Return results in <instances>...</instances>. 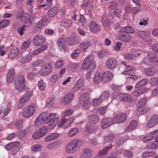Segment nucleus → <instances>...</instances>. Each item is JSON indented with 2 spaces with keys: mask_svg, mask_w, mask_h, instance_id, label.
Returning a JSON list of instances; mask_svg holds the SVG:
<instances>
[{
  "mask_svg": "<svg viewBox=\"0 0 158 158\" xmlns=\"http://www.w3.org/2000/svg\"><path fill=\"white\" fill-rule=\"evenodd\" d=\"M56 114L51 113L49 115L46 112L40 114L44 123L45 124L49 123L48 128L51 129H53L58 123L59 118L56 117L54 118Z\"/></svg>",
  "mask_w": 158,
  "mask_h": 158,
  "instance_id": "1",
  "label": "nucleus"
},
{
  "mask_svg": "<svg viewBox=\"0 0 158 158\" xmlns=\"http://www.w3.org/2000/svg\"><path fill=\"white\" fill-rule=\"evenodd\" d=\"M94 60V58L93 55L89 56L83 61L81 68L85 70L89 69L90 72H93L96 68Z\"/></svg>",
  "mask_w": 158,
  "mask_h": 158,
  "instance_id": "2",
  "label": "nucleus"
},
{
  "mask_svg": "<svg viewBox=\"0 0 158 158\" xmlns=\"http://www.w3.org/2000/svg\"><path fill=\"white\" fill-rule=\"evenodd\" d=\"M83 144L82 141L78 139H75L68 144L66 146V152L68 153L74 152L78 150V149Z\"/></svg>",
  "mask_w": 158,
  "mask_h": 158,
  "instance_id": "3",
  "label": "nucleus"
},
{
  "mask_svg": "<svg viewBox=\"0 0 158 158\" xmlns=\"http://www.w3.org/2000/svg\"><path fill=\"white\" fill-rule=\"evenodd\" d=\"M79 102L80 104H82L84 108L88 109L90 106L89 94L86 93L83 94L80 97Z\"/></svg>",
  "mask_w": 158,
  "mask_h": 158,
  "instance_id": "4",
  "label": "nucleus"
},
{
  "mask_svg": "<svg viewBox=\"0 0 158 158\" xmlns=\"http://www.w3.org/2000/svg\"><path fill=\"white\" fill-rule=\"evenodd\" d=\"M33 94V92L30 91L26 93L21 97L18 103V107L21 108L24 105L25 103L27 101L31 98Z\"/></svg>",
  "mask_w": 158,
  "mask_h": 158,
  "instance_id": "5",
  "label": "nucleus"
},
{
  "mask_svg": "<svg viewBox=\"0 0 158 158\" xmlns=\"http://www.w3.org/2000/svg\"><path fill=\"white\" fill-rule=\"evenodd\" d=\"M117 37L120 40L127 43L130 42L131 40V35L120 30L118 32Z\"/></svg>",
  "mask_w": 158,
  "mask_h": 158,
  "instance_id": "6",
  "label": "nucleus"
},
{
  "mask_svg": "<svg viewBox=\"0 0 158 158\" xmlns=\"http://www.w3.org/2000/svg\"><path fill=\"white\" fill-rule=\"evenodd\" d=\"M52 70V67L49 64H46L39 71V74L42 76H47L51 73Z\"/></svg>",
  "mask_w": 158,
  "mask_h": 158,
  "instance_id": "7",
  "label": "nucleus"
},
{
  "mask_svg": "<svg viewBox=\"0 0 158 158\" xmlns=\"http://www.w3.org/2000/svg\"><path fill=\"white\" fill-rule=\"evenodd\" d=\"M127 116L125 114L118 113L115 115L112 119L113 123H119L124 122L126 119Z\"/></svg>",
  "mask_w": 158,
  "mask_h": 158,
  "instance_id": "8",
  "label": "nucleus"
},
{
  "mask_svg": "<svg viewBox=\"0 0 158 158\" xmlns=\"http://www.w3.org/2000/svg\"><path fill=\"white\" fill-rule=\"evenodd\" d=\"M35 110V107L33 105L28 106L23 112V115L25 118L29 117L32 116Z\"/></svg>",
  "mask_w": 158,
  "mask_h": 158,
  "instance_id": "9",
  "label": "nucleus"
},
{
  "mask_svg": "<svg viewBox=\"0 0 158 158\" xmlns=\"http://www.w3.org/2000/svg\"><path fill=\"white\" fill-rule=\"evenodd\" d=\"M74 95L73 92H70L65 94L61 100V103L63 105L69 103L72 100Z\"/></svg>",
  "mask_w": 158,
  "mask_h": 158,
  "instance_id": "10",
  "label": "nucleus"
},
{
  "mask_svg": "<svg viewBox=\"0 0 158 158\" xmlns=\"http://www.w3.org/2000/svg\"><path fill=\"white\" fill-rule=\"evenodd\" d=\"M45 41L44 38L41 35L35 36L33 40L34 44L36 46H39L44 44Z\"/></svg>",
  "mask_w": 158,
  "mask_h": 158,
  "instance_id": "11",
  "label": "nucleus"
},
{
  "mask_svg": "<svg viewBox=\"0 0 158 158\" xmlns=\"http://www.w3.org/2000/svg\"><path fill=\"white\" fill-rule=\"evenodd\" d=\"M158 123V115H154L150 118L149 121L147 123V127L148 128H151Z\"/></svg>",
  "mask_w": 158,
  "mask_h": 158,
  "instance_id": "12",
  "label": "nucleus"
},
{
  "mask_svg": "<svg viewBox=\"0 0 158 158\" xmlns=\"http://www.w3.org/2000/svg\"><path fill=\"white\" fill-rule=\"evenodd\" d=\"M148 63L151 66H154L158 62V58L156 57L155 54L150 53L148 55Z\"/></svg>",
  "mask_w": 158,
  "mask_h": 158,
  "instance_id": "13",
  "label": "nucleus"
},
{
  "mask_svg": "<svg viewBox=\"0 0 158 158\" xmlns=\"http://www.w3.org/2000/svg\"><path fill=\"white\" fill-rule=\"evenodd\" d=\"M138 35L140 38L146 42H150L152 40L149 34L147 32L139 31L138 32Z\"/></svg>",
  "mask_w": 158,
  "mask_h": 158,
  "instance_id": "14",
  "label": "nucleus"
},
{
  "mask_svg": "<svg viewBox=\"0 0 158 158\" xmlns=\"http://www.w3.org/2000/svg\"><path fill=\"white\" fill-rule=\"evenodd\" d=\"M122 64L126 66L125 70L123 72V74L128 75L136 70V69L135 67L129 65H126V63L124 61L122 62Z\"/></svg>",
  "mask_w": 158,
  "mask_h": 158,
  "instance_id": "15",
  "label": "nucleus"
},
{
  "mask_svg": "<svg viewBox=\"0 0 158 158\" xmlns=\"http://www.w3.org/2000/svg\"><path fill=\"white\" fill-rule=\"evenodd\" d=\"M117 61L114 58H110L107 61L106 66L109 69H114L117 66Z\"/></svg>",
  "mask_w": 158,
  "mask_h": 158,
  "instance_id": "16",
  "label": "nucleus"
},
{
  "mask_svg": "<svg viewBox=\"0 0 158 158\" xmlns=\"http://www.w3.org/2000/svg\"><path fill=\"white\" fill-rule=\"evenodd\" d=\"M112 119L110 118H107L103 119L101 122L102 128H106L112 124Z\"/></svg>",
  "mask_w": 158,
  "mask_h": 158,
  "instance_id": "17",
  "label": "nucleus"
},
{
  "mask_svg": "<svg viewBox=\"0 0 158 158\" xmlns=\"http://www.w3.org/2000/svg\"><path fill=\"white\" fill-rule=\"evenodd\" d=\"M103 81L105 82H107L110 81L113 77V74L110 72L106 71L102 73Z\"/></svg>",
  "mask_w": 158,
  "mask_h": 158,
  "instance_id": "18",
  "label": "nucleus"
},
{
  "mask_svg": "<svg viewBox=\"0 0 158 158\" xmlns=\"http://www.w3.org/2000/svg\"><path fill=\"white\" fill-rule=\"evenodd\" d=\"M15 76V70L14 68H11L8 71L6 81L9 83L11 82Z\"/></svg>",
  "mask_w": 158,
  "mask_h": 158,
  "instance_id": "19",
  "label": "nucleus"
},
{
  "mask_svg": "<svg viewBox=\"0 0 158 158\" xmlns=\"http://www.w3.org/2000/svg\"><path fill=\"white\" fill-rule=\"evenodd\" d=\"M149 107H146L145 108L144 107H137L135 112L136 115L139 116L141 115L146 114L149 110Z\"/></svg>",
  "mask_w": 158,
  "mask_h": 158,
  "instance_id": "20",
  "label": "nucleus"
},
{
  "mask_svg": "<svg viewBox=\"0 0 158 158\" xmlns=\"http://www.w3.org/2000/svg\"><path fill=\"white\" fill-rule=\"evenodd\" d=\"M92 152L89 148H85L83 150L80 158H90L92 155Z\"/></svg>",
  "mask_w": 158,
  "mask_h": 158,
  "instance_id": "21",
  "label": "nucleus"
},
{
  "mask_svg": "<svg viewBox=\"0 0 158 158\" xmlns=\"http://www.w3.org/2000/svg\"><path fill=\"white\" fill-rule=\"evenodd\" d=\"M71 123L67 122V120L65 116L62 117L61 119V122L58 124L59 127H63L64 129L67 128L70 126Z\"/></svg>",
  "mask_w": 158,
  "mask_h": 158,
  "instance_id": "22",
  "label": "nucleus"
},
{
  "mask_svg": "<svg viewBox=\"0 0 158 158\" xmlns=\"http://www.w3.org/2000/svg\"><path fill=\"white\" fill-rule=\"evenodd\" d=\"M148 90V88L146 87H143L137 89L134 91L132 95L135 97H139L141 94L146 92Z\"/></svg>",
  "mask_w": 158,
  "mask_h": 158,
  "instance_id": "23",
  "label": "nucleus"
},
{
  "mask_svg": "<svg viewBox=\"0 0 158 158\" xmlns=\"http://www.w3.org/2000/svg\"><path fill=\"white\" fill-rule=\"evenodd\" d=\"M112 146L110 145L105 147L104 149L99 151L98 155L97 156V158H102L105 157L106 154L107 153L108 150L110 149Z\"/></svg>",
  "mask_w": 158,
  "mask_h": 158,
  "instance_id": "24",
  "label": "nucleus"
},
{
  "mask_svg": "<svg viewBox=\"0 0 158 158\" xmlns=\"http://www.w3.org/2000/svg\"><path fill=\"white\" fill-rule=\"evenodd\" d=\"M138 123L135 120H132L126 127L125 131L126 132H129L134 130L137 126Z\"/></svg>",
  "mask_w": 158,
  "mask_h": 158,
  "instance_id": "25",
  "label": "nucleus"
},
{
  "mask_svg": "<svg viewBox=\"0 0 158 158\" xmlns=\"http://www.w3.org/2000/svg\"><path fill=\"white\" fill-rule=\"evenodd\" d=\"M57 45L59 48L62 51L65 52L66 51V47L65 44L64 39H59L57 41Z\"/></svg>",
  "mask_w": 158,
  "mask_h": 158,
  "instance_id": "26",
  "label": "nucleus"
},
{
  "mask_svg": "<svg viewBox=\"0 0 158 158\" xmlns=\"http://www.w3.org/2000/svg\"><path fill=\"white\" fill-rule=\"evenodd\" d=\"M157 133H158V129L150 132V135H147L143 137V142L146 143L152 139L153 138V136L152 135Z\"/></svg>",
  "mask_w": 158,
  "mask_h": 158,
  "instance_id": "27",
  "label": "nucleus"
},
{
  "mask_svg": "<svg viewBox=\"0 0 158 158\" xmlns=\"http://www.w3.org/2000/svg\"><path fill=\"white\" fill-rule=\"evenodd\" d=\"M35 18V17L34 15L28 16L27 18H26L25 20L24 21L25 24L24 25L26 27L31 25Z\"/></svg>",
  "mask_w": 158,
  "mask_h": 158,
  "instance_id": "28",
  "label": "nucleus"
},
{
  "mask_svg": "<svg viewBox=\"0 0 158 158\" xmlns=\"http://www.w3.org/2000/svg\"><path fill=\"white\" fill-rule=\"evenodd\" d=\"M59 136L57 133H51L47 136L45 139V141L48 142L56 139Z\"/></svg>",
  "mask_w": 158,
  "mask_h": 158,
  "instance_id": "29",
  "label": "nucleus"
},
{
  "mask_svg": "<svg viewBox=\"0 0 158 158\" xmlns=\"http://www.w3.org/2000/svg\"><path fill=\"white\" fill-rule=\"evenodd\" d=\"M120 31L127 33L131 34L134 32L135 30L132 27L127 26L125 27H121L119 29Z\"/></svg>",
  "mask_w": 158,
  "mask_h": 158,
  "instance_id": "30",
  "label": "nucleus"
},
{
  "mask_svg": "<svg viewBox=\"0 0 158 158\" xmlns=\"http://www.w3.org/2000/svg\"><path fill=\"white\" fill-rule=\"evenodd\" d=\"M90 28L91 31L93 32L98 31L100 28L99 26L94 21H92L90 24Z\"/></svg>",
  "mask_w": 158,
  "mask_h": 158,
  "instance_id": "31",
  "label": "nucleus"
},
{
  "mask_svg": "<svg viewBox=\"0 0 158 158\" xmlns=\"http://www.w3.org/2000/svg\"><path fill=\"white\" fill-rule=\"evenodd\" d=\"M19 53V50L16 48H11L8 54V57L9 59L14 58L17 56Z\"/></svg>",
  "mask_w": 158,
  "mask_h": 158,
  "instance_id": "32",
  "label": "nucleus"
},
{
  "mask_svg": "<svg viewBox=\"0 0 158 158\" xmlns=\"http://www.w3.org/2000/svg\"><path fill=\"white\" fill-rule=\"evenodd\" d=\"M108 15L104 14L102 15L101 19L102 25L105 27H107L110 24V20L108 17Z\"/></svg>",
  "mask_w": 158,
  "mask_h": 158,
  "instance_id": "33",
  "label": "nucleus"
},
{
  "mask_svg": "<svg viewBox=\"0 0 158 158\" xmlns=\"http://www.w3.org/2000/svg\"><path fill=\"white\" fill-rule=\"evenodd\" d=\"M90 45L91 43L89 41L87 40H85L80 44L79 46V48L81 50L85 51Z\"/></svg>",
  "mask_w": 158,
  "mask_h": 158,
  "instance_id": "34",
  "label": "nucleus"
},
{
  "mask_svg": "<svg viewBox=\"0 0 158 158\" xmlns=\"http://www.w3.org/2000/svg\"><path fill=\"white\" fill-rule=\"evenodd\" d=\"M14 85L16 89L20 92L22 91L25 86V83L14 82Z\"/></svg>",
  "mask_w": 158,
  "mask_h": 158,
  "instance_id": "35",
  "label": "nucleus"
},
{
  "mask_svg": "<svg viewBox=\"0 0 158 158\" xmlns=\"http://www.w3.org/2000/svg\"><path fill=\"white\" fill-rule=\"evenodd\" d=\"M144 73L147 76H152L157 73V71L152 68H147L144 69Z\"/></svg>",
  "mask_w": 158,
  "mask_h": 158,
  "instance_id": "36",
  "label": "nucleus"
},
{
  "mask_svg": "<svg viewBox=\"0 0 158 158\" xmlns=\"http://www.w3.org/2000/svg\"><path fill=\"white\" fill-rule=\"evenodd\" d=\"M58 11V9L55 6H53L50 9L48 13L49 17H52L55 16Z\"/></svg>",
  "mask_w": 158,
  "mask_h": 158,
  "instance_id": "37",
  "label": "nucleus"
},
{
  "mask_svg": "<svg viewBox=\"0 0 158 158\" xmlns=\"http://www.w3.org/2000/svg\"><path fill=\"white\" fill-rule=\"evenodd\" d=\"M94 81L95 83H98L103 81L102 73H97L94 77Z\"/></svg>",
  "mask_w": 158,
  "mask_h": 158,
  "instance_id": "38",
  "label": "nucleus"
},
{
  "mask_svg": "<svg viewBox=\"0 0 158 158\" xmlns=\"http://www.w3.org/2000/svg\"><path fill=\"white\" fill-rule=\"evenodd\" d=\"M129 138L128 136L127 135L123 136L116 142L117 146H119L122 144L126 141L128 140Z\"/></svg>",
  "mask_w": 158,
  "mask_h": 158,
  "instance_id": "39",
  "label": "nucleus"
},
{
  "mask_svg": "<svg viewBox=\"0 0 158 158\" xmlns=\"http://www.w3.org/2000/svg\"><path fill=\"white\" fill-rule=\"evenodd\" d=\"M107 109V107L106 106H104L96 108L95 110L97 114H104Z\"/></svg>",
  "mask_w": 158,
  "mask_h": 158,
  "instance_id": "40",
  "label": "nucleus"
},
{
  "mask_svg": "<svg viewBox=\"0 0 158 158\" xmlns=\"http://www.w3.org/2000/svg\"><path fill=\"white\" fill-rule=\"evenodd\" d=\"M148 148L149 149H156L158 148V141L153 142H150L147 145Z\"/></svg>",
  "mask_w": 158,
  "mask_h": 158,
  "instance_id": "41",
  "label": "nucleus"
},
{
  "mask_svg": "<svg viewBox=\"0 0 158 158\" xmlns=\"http://www.w3.org/2000/svg\"><path fill=\"white\" fill-rule=\"evenodd\" d=\"M94 131V129L92 127L89 126H87L84 131V134L85 135H88L92 133Z\"/></svg>",
  "mask_w": 158,
  "mask_h": 158,
  "instance_id": "42",
  "label": "nucleus"
},
{
  "mask_svg": "<svg viewBox=\"0 0 158 158\" xmlns=\"http://www.w3.org/2000/svg\"><path fill=\"white\" fill-rule=\"evenodd\" d=\"M67 42L69 45H73L79 43L80 40H76L74 38L70 37L69 38L68 40H67Z\"/></svg>",
  "mask_w": 158,
  "mask_h": 158,
  "instance_id": "43",
  "label": "nucleus"
},
{
  "mask_svg": "<svg viewBox=\"0 0 158 158\" xmlns=\"http://www.w3.org/2000/svg\"><path fill=\"white\" fill-rule=\"evenodd\" d=\"M79 129L75 127L72 128L69 131L68 136L69 137H72L75 136L77 133Z\"/></svg>",
  "mask_w": 158,
  "mask_h": 158,
  "instance_id": "44",
  "label": "nucleus"
},
{
  "mask_svg": "<svg viewBox=\"0 0 158 158\" xmlns=\"http://www.w3.org/2000/svg\"><path fill=\"white\" fill-rule=\"evenodd\" d=\"M110 95V94L108 92L105 91L102 92L99 97L102 101H105L109 98Z\"/></svg>",
  "mask_w": 158,
  "mask_h": 158,
  "instance_id": "45",
  "label": "nucleus"
},
{
  "mask_svg": "<svg viewBox=\"0 0 158 158\" xmlns=\"http://www.w3.org/2000/svg\"><path fill=\"white\" fill-rule=\"evenodd\" d=\"M47 48V46L46 45H44L33 52V54L35 55H37L46 50Z\"/></svg>",
  "mask_w": 158,
  "mask_h": 158,
  "instance_id": "46",
  "label": "nucleus"
},
{
  "mask_svg": "<svg viewBox=\"0 0 158 158\" xmlns=\"http://www.w3.org/2000/svg\"><path fill=\"white\" fill-rule=\"evenodd\" d=\"M148 79H144L141 80L136 84L135 88H139L141 86L145 85L148 82Z\"/></svg>",
  "mask_w": 158,
  "mask_h": 158,
  "instance_id": "47",
  "label": "nucleus"
},
{
  "mask_svg": "<svg viewBox=\"0 0 158 158\" xmlns=\"http://www.w3.org/2000/svg\"><path fill=\"white\" fill-rule=\"evenodd\" d=\"M43 122L44 123L40 114L35 119V125L36 126L40 127L41 126Z\"/></svg>",
  "mask_w": 158,
  "mask_h": 158,
  "instance_id": "48",
  "label": "nucleus"
},
{
  "mask_svg": "<svg viewBox=\"0 0 158 158\" xmlns=\"http://www.w3.org/2000/svg\"><path fill=\"white\" fill-rule=\"evenodd\" d=\"M91 6V3L90 0H84L81 5V7L84 9L89 8Z\"/></svg>",
  "mask_w": 158,
  "mask_h": 158,
  "instance_id": "49",
  "label": "nucleus"
},
{
  "mask_svg": "<svg viewBox=\"0 0 158 158\" xmlns=\"http://www.w3.org/2000/svg\"><path fill=\"white\" fill-rule=\"evenodd\" d=\"M147 101V99L145 98H143L139 101L137 104V107H144Z\"/></svg>",
  "mask_w": 158,
  "mask_h": 158,
  "instance_id": "50",
  "label": "nucleus"
},
{
  "mask_svg": "<svg viewBox=\"0 0 158 158\" xmlns=\"http://www.w3.org/2000/svg\"><path fill=\"white\" fill-rule=\"evenodd\" d=\"M124 58L127 60H134L136 58V56L132 54L125 53L124 54Z\"/></svg>",
  "mask_w": 158,
  "mask_h": 158,
  "instance_id": "51",
  "label": "nucleus"
},
{
  "mask_svg": "<svg viewBox=\"0 0 158 158\" xmlns=\"http://www.w3.org/2000/svg\"><path fill=\"white\" fill-rule=\"evenodd\" d=\"M89 118L90 119V121L93 123H97L99 120L98 116L95 114H93L89 116Z\"/></svg>",
  "mask_w": 158,
  "mask_h": 158,
  "instance_id": "52",
  "label": "nucleus"
},
{
  "mask_svg": "<svg viewBox=\"0 0 158 158\" xmlns=\"http://www.w3.org/2000/svg\"><path fill=\"white\" fill-rule=\"evenodd\" d=\"M72 24V23L70 20L65 19L63 20L61 25L65 27H70Z\"/></svg>",
  "mask_w": 158,
  "mask_h": 158,
  "instance_id": "53",
  "label": "nucleus"
},
{
  "mask_svg": "<svg viewBox=\"0 0 158 158\" xmlns=\"http://www.w3.org/2000/svg\"><path fill=\"white\" fill-rule=\"evenodd\" d=\"M14 82L20 83H25V79L23 75H19L15 78Z\"/></svg>",
  "mask_w": 158,
  "mask_h": 158,
  "instance_id": "54",
  "label": "nucleus"
},
{
  "mask_svg": "<svg viewBox=\"0 0 158 158\" xmlns=\"http://www.w3.org/2000/svg\"><path fill=\"white\" fill-rule=\"evenodd\" d=\"M149 82L151 85L153 86L158 85V77H154L151 78Z\"/></svg>",
  "mask_w": 158,
  "mask_h": 158,
  "instance_id": "55",
  "label": "nucleus"
},
{
  "mask_svg": "<svg viewBox=\"0 0 158 158\" xmlns=\"http://www.w3.org/2000/svg\"><path fill=\"white\" fill-rule=\"evenodd\" d=\"M31 57L29 55L23 56L20 60V62L23 63H25L31 60Z\"/></svg>",
  "mask_w": 158,
  "mask_h": 158,
  "instance_id": "56",
  "label": "nucleus"
},
{
  "mask_svg": "<svg viewBox=\"0 0 158 158\" xmlns=\"http://www.w3.org/2000/svg\"><path fill=\"white\" fill-rule=\"evenodd\" d=\"M81 53V51L78 48L77 49L75 50L74 51L71 55L72 58L75 59L78 57L79 54Z\"/></svg>",
  "mask_w": 158,
  "mask_h": 158,
  "instance_id": "57",
  "label": "nucleus"
},
{
  "mask_svg": "<svg viewBox=\"0 0 158 158\" xmlns=\"http://www.w3.org/2000/svg\"><path fill=\"white\" fill-rule=\"evenodd\" d=\"M42 146L40 145L35 144L31 147V150L35 152L40 151L42 149Z\"/></svg>",
  "mask_w": 158,
  "mask_h": 158,
  "instance_id": "58",
  "label": "nucleus"
},
{
  "mask_svg": "<svg viewBox=\"0 0 158 158\" xmlns=\"http://www.w3.org/2000/svg\"><path fill=\"white\" fill-rule=\"evenodd\" d=\"M102 102V100L99 97L97 99H94L92 101V104L93 106H96L99 105Z\"/></svg>",
  "mask_w": 158,
  "mask_h": 158,
  "instance_id": "59",
  "label": "nucleus"
},
{
  "mask_svg": "<svg viewBox=\"0 0 158 158\" xmlns=\"http://www.w3.org/2000/svg\"><path fill=\"white\" fill-rule=\"evenodd\" d=\"M83 85V83L79 81H78L73 88L74 91H77Z\"/></svg>",
  "mask_w": 158,
  "mask_h": 158,
  "instance_id": "60",
  "label": "nucleus"
},
{
  "mask_svg": "<svg viewBox=\"0 0 158 158\" xmlns=\"http://www.w3.org/2000/svg\"><path fill=\"white\" fill-rule=\"evenodd\" d=\"M38 86L39 89L41 90H44L45 89V85L42 80L39 81Z\"/></svg>",
  "mask_w": 158,
  "mask_h": 158,
  "instance_id": "61",
  "label": "nucleus"
},
{
  "mask_svg": "<svg viewBox=\"0 0 158 158\" xmlns=\"http://www.w3.org/2000/svg\"><path fill=\"white\" fill-rule=\"evenodd\" d=\"M26 14L23 13H20L18 15V19L21 22H24L26 18Z\"/></svg>",
  "mask_w": 158,
  "mask_h": 158,
  "instance_id": "62",
  "label": "nucleus"
},
{
  "mask_svg": "<svg viewBox=\"0 0 158 158\" xmlns=\"http://www.w3.org/2000/svg\"><path fill=\"white\" fill-rule=\"evenodd\" d=\"M31 42L30 40H27L23 42L21 46V48L23 49H26L28 47Z\"/></svg>",
  "mask_w": 158,
  "mask_h": 158,
  "instance_id": "63",
  "label": "nucleus"
},
{
  "mask_svg": "<svg viewBox=\"0 0 158 158\" xmlns=\"http://www.w3.org/2000/svg\"><path fill=\"white\" fill-rule=\"evenodd\" d=\"M9 24V21L7 19L2 20L0 22V29L3 27L7 26Z\"/></svg>",
  "mask_w": 158,
  "mask_h": 158,
  "instance_id": "64",
  "label": "nucleus"
}]
</instances>
